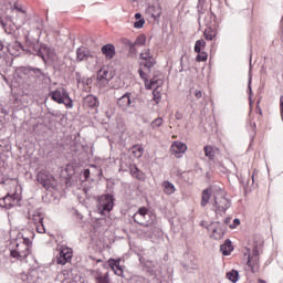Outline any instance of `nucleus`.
Masks as SVG:
<instances>
[{"label": "nucleus", "mask_w": 283, "mask_h": 283, "mask_svg": "<svg viewBox=\"0 0 283 283\" xmlns=\"http://www.w3.org/2000/svg\"><path fill=\"white\" fill-rule=\"evenodd\" d=\"M0 25H2L6 34H14V21L12 17L6 15L4 18H0Z\"/></svg>", "instance_id": "nucleus-13"}, {"label": "nucleus", "mask_w": 283, "mask_h": 283, "mask_svg": "<svg viewBox=\"0 0 283 283\" xmlns=\"http://www.w3.org/2000/svg\"><path fill=\"white\" fill-rule=\"evenodd\" d=\"M122 43L123 45L128 48L130 52H136V44H134V42H132L129 39H126V38L122 39Z\"/></svg>", "instance_id": "nucleus-34"}, {"label": "nucleus", "mask_w": 283, "mask_h": 283, "mask_svg": "<svg viewBox=\"0 0 283 283\" xmlns=\"http://www.w3.org/2000/svg\"><path fill=\"white\" fill-rule=\"evenodd\" d=\"M108 265L112 269V271H116L118 266H120V261H116L114 259L108 260Z\"/></svg>", "instance_id": "nucleus-38"}, {"label": "nucleus", "mask_w": 283, "mask_h": 283, "mask_svg": "<svg viewBox=\"0 0 283 283\" xmlns=\"http://www.w3.org/2000/svg\"><path fill=\"white\" fill-rule=\"evenodd\" d=\"M138 74H139L140 78H143V81L147 87V84L149 83V75L147 74V72L143 71V69H139Z\"/></svg>", "instance_id": "nucleus-37"}, {"label": "nucleus", "mask_w": 283, "mask_h": 283, "mask_svg": "<svg viewBox=\"0 0 283 283\" xmlns=\"http://www.w3.org/2000/svg\"><path fill=\"white\" fill-rule=\"evenodd\" d=\"M196 98H202V91H195Z\"/></svg>", "instance_id": "nucleus-47"}, {"label": "nucleus", "mask_w": 283, "mask_h": 283, "mask_svg": "<svg viewBox=\"0 0 283 283\" xmlns=\"http://www.w3.org/2000/svg\"><path fill=\"white\" fill-rule=\"evenodd\" d=\"M145 25V19H139L134 23V28H137L138 30H140V28H143Z\"/></svg>", "instance_id": "nucleus-41"}, {"label": "nucleus", "mask_w": 283, "mask_h": 283, "mask_svg": "<svg viewBox=\"0 0 283 283\" xmlns=\"http://www.w3.org/2000/svg\"><path fill=\"white\" fill-rule=\"evenodd\" d=\"M22 244H27V247H29L30 253L32 252V241H30V239H22Z\"/></svg>", "instance_id": "nucleus-43"}, {"label": "nucleus", "mask_w": 283, "mask_h": 283, "mask_svg": "<svg viewBox=\"0 0 283 283\" xmlns=\"http://www.w3.org/2000/svg\"><path fill=\"white\" fill-rule=\"evenodd\" d=\"M99 176H103V170L99 169Z\"/></svg>", "instance_id": "nucleus-54"}, {"label": "nucleus", "mask_w": 283, "mask_h": 283, "mask_svg": "<svg viewBox=\"0 0 283 283\" xmlns=\"http://www.w3.org/2000/svg\"><path fill=\"white\" fill-rule=\"evenodd\" d=\"M210 229L212 232L211 238H213V240H222L227 231V226L224 223L214 222L211 224Z\"/></svg>", "instance_id": "nucleus-10"}, {"label": "nucleus", "mask_w": 283, "mask_h": 283, "mask_svg": "<svg viewBox=\"0 0 283 283\" xmlns=\"http://www.w3.org/2000/svg\"><path fill=\"white\" fill-rule=\"evenodd\" d=\"M76 81H77L78 87L82 86V90L84 92H87V86L92 85V78H90V77H81V75H77Z\"/></svg>", "instance_id": "nucleus-24"}, {"label": "nucleus", "mask_w": 283, "mask_h": 283, "mask_svg": "<svg viewBox=\"0 0 283 283\" xmlns=\"http://www.w3.org/2000/svg\"><path fill=\"white\" fill-rule=\"evenodd\" d=\"M149 12L153 19H160V14H163V8L160 6L149 7Z\"/></svg>", "instance_id": "nucleus-26"}, {"label": "nucleus", "mask_w": 283, "mask_h": 283, "mask_svg": "<svg viewBox=\"0 0 283 283\" xmlns=\"http://www.w3.org/2000/svg\"><path fill=\"white\" fill-rule=\"evenodd\" d=\"M220 251L222 255H231V251H233V244L230 239H227L223 244L220 245Z\"/></svg>", "instance_id": "nucleus-25"}, {"label": "nucleus", "mask_w": 283, "mask_h": 283, "mask_svg": "<svg viewBox=\"0 0 283 283\" xmlns=\"http://www.w3.org/2000/svg\"><path fill=\"white\" fill-rule=\"evenodd\" d=\"M213 207H216V213H224L227 209L231 207V200L227 198V192L221 188L213 190Z\"/></svg>", "instance_id": "nucleus-2"}, {"label": "nucleus", "mask_w": 283, "mask_h": 283, "mask_svg": "<svg viewBox=\"0 0 283 283\" xmlns=\"http://www.w3.org/2000/svg\"><path fill=\"white\" fill-rule=\"evenodd\" d=\"M34 227L38 233H45V226L43 224V221L41 223H36Z\"/></svg>", "instance_id": "nucleus-39"}, {"label": "nucleus", "mask_w": 283, "mask_h": 283, "mask_svg": "<svg viewBox=\"0 0 283 283\" xmlns=\"http://www.w3.org/2000/svg\"><path fill=\"white\" fill-rule=\"evenodd\" d=\"M22 282L32 283V276L28 274H21Z\"/></svg>", "instance_id": "nucleus-44"}, {"label": "nucleus", "mask_w": 283, "mask_h": 283, "mask_svg": "<svg viewBox=\"0 0 283 283\" xmlns=\"http://www.w3.org/2000/svg\"><path fill=\"white\" fill-rule=\"evenodd\" d=\"M3 50V42L0 41V51Z\"/></svg>", "instance_id": "nucleus-52"}, {"label": "nucleus", "mask_w": 283, "mask_h": 283, "mask_svg": "<svg viewBox=\"0 0 283 283\" xmlns=\"http://www.w3.org/2000/svg\"><path fill=\"white\" fill-rule=\"evenodd\" d=\"M135 19H136V21H138V20L145 19V18H143V14L136 13V14H135Z\"/></svg>", "instance_id": "nucleus-49"}, {"label": "nucleus", "mask_w": 283, "mask_h": 283, "mask_svg": "<svg viewBox=\"0 0 283 283\" xmlns=\"http://www.w3.org/2000/svg\"><path fill=\"white\" fill-rule=\"evenodd\" d=\"M19 200L20 199L18 193H8L7 196L0 198V207H2V209H12V207H14Z\"/></svg>", "instance_id": "nucleus-9"}, {"label": "nucleus", "mask_w": 283, "mask_h": 283, "mask_svg": "<svg viewBox=\"0 0 283 283\" xmlns=\"http://www.w3.org/2000/svg\"><path fill=\"white\" fill-rule=\"evenodd\" d=\"M250 67H251V57H250Z\"/></svg>", "instance_id": "nucleus-56"}, {"label": "nucleus", "mask_w": 283, "mask_h": 283, "mask_svg": "<svg viewBox=\"0 0 283 283\" xmlns=\"http://www.w3.org/2000/svg\"><path fill=\"white\" fill-rule=\"evenodd\" d=\"M249 91L251 92V85H249Z\"/></svg>", "instance_id": "nucleus-55"}, {"label": "nucleus", "mask_w": 283, "mask_h": 283, "mask_svg": "<svg viewBox=\"0 0 283 283\" xmlns=\"http://www.w3.org/2000/svg\"><path fill=\"white\" fill-rule=\"evenodd\" d=\"M8 249L10 258L19 260L20 262H25V260H28V255H30L29 247L23 243V235L21 234H19L13 241H10Z\"/></svg>", "instance_id": "nucleus-1"}, {"label": "nucleus", "mask_w": 283, "mask_h": 283, "mask_svg": "<svg viewBox=\"0 0 283 283\" xmlns=\"http://www.w3.org/2000/svg\"><path fill=\"white\" fill-rule=\"evenodd\" d=\"M164 83L163 78L155 76L148 82L146 90H158V87H163Z\"/></svg>", "instance_id": "nucleus-22"}, {"label": "nucleus", "mask_w": 283, "mask_h": 283, "mask_svg": "<svg viewBox=\"0 0 283 283\" xmlns=\"http://www.w3.org/2000/svg\"><path fill=\"white\" fill-rule=\"evenodd\" d=\"M171 153L174 156H176V158H181L182 154H185V151H187V144H184L181 142H175L171 145Z\"/></svg>", "instance_id": "nucleus-14"}, {"label": "nucleus", "mask_w": 283, "mask_h": 283, "mask_svg": "<svg viewBox=\"0 0 283 283\" xmlns=\"http://www.w3.org/2000/svg\"><path fill=\"white\" fill-rule=\"evenodd\" d=\"M233 222H234V224H235L237 227H239V224H240V219H234Z\"/></svg>", "instance_id": "nucleus-50"}, {"label": "nucleus", "mask_w": 283, "mask_h": 283, "mask_svg": "<svg viewBox=\"0 0 283 283\" xmlns=\"http://www.w3.org/2000/svg\"><path fill=\"white\" fill-rule=\"evenodd\" d=\"M203 36L206 41H213V39L216 38V31H213V29L211 28H208L205 30Z\"/></svg>", "instance_id": "nucleus-29"}, {"label": "nucleus", "mask_w": 283, "mask_h": 283, "mask_svg": "<svg viewBox=\"0 0 283 283\" xmlns=\"http://www.w3.org/2000/svg\"><path fill=\"white\" fill-rule=\"evenodd\" d=\"M83 176H84L85 180H87V178H90V169H84Z\"/></svg>", "instance_id": "nucleus-48"}, {"label": "nucleus", "mask_w": 283, "mask_h": 283, "mask_svg": "<svg viewBox=\"0 0 283 283\" xmlns=\"http://www.w3.org/2000/svg\"><path fill=\"white\" fill-rule=\"evenodd\" d=\"M102 54H104L108 61H112V57L116 55V46H114V44L102 46Z\"/></svg>", "instance_id": "nucleus-18"}, {"label": "nucleus", "mask_w": 283, "mask_h": 283, "mask_svg": "<svg viewBox=\"0 0 283 283\" xmlns=\"http://www.w3.org/2000/svg\"><path fill=\"white\" fill-rule=\"evenodd\" d=\"M30 72H33V74H34L38 78H41V76H43V71H41V69H30Z\"/></svg>", "instance_id": "nucleus-40"}, {"label": "nucleus", "mask_w": 283, "mask_h": 283, "mask_svg": "<svg viewBox=\"0 0 283 283\" xmlns=\"http://www.w3.org/2000/svg\"><path fill=\"white\" fill-rule=\"evenodd\" d=\"M244 255H248L247 264L250 269H253V266H258L260 262V250L258 245L253 248L252 253L250 249H247V252L244 253Z\"/></svg>", "instance_id": "nucleus-8"}, {"label": "nucleus", "mask_w": 283, "mask_h": 283, "mask_svg": "<svg viewBox=\"0 0 283 283\" xmlns=\"http://www.w3.org/2000/svg\"><path fill=\"white\" fill-rule=\"evenodd\" d=\"M164 191L167 193V196H171L172 193H176V186L169 181H164Z\"/></svg>", "instance_id": "nucleus-27"}, {"label": "nucleus", "mask_w": 283, "mask_h": 283, "mask_svg": "<svg viewBox=\"0 0 283 283\" xmlns=\"http://www.w3.org/2000/svg\"><path fill=\"white\" fill-rule=\"evenodd\" d=\"M143 151H145V149H143V147H138L133 151V154H137L136 157L140 158L143 156Z\"/></svg>", "instance_id": "nucleus-45"}, {"label": "nucleus", "mask_w": 283, "mask_h": 283, "mask_svg": "<svg viewBox=\"0 0 283 283\" xmlns=\"http://www.w3.org/2000/svg\"><path fill=\"white\" fill-rule=\"evenodd\" d=\"M218 188H208L202 191V197H201V207H207L209 205V200L211 198V193L213 196V191H217Z\"/></svg>", "instance_id": "nucleus-21"}, {"label": "nucleus", "mask_w": 283, "mask_h": 283, "mask_svg": "<svg viewBox=\"0 0 283 283\" xmlns=\"http://www.w3.org/2000/svg\"><path fill=\"white\" fill-rule=\"evenodd\" d=\"M115 275H118L120 277V275H123V268H120V265H118L117 268H115V270H113Z\"/></svg>", "instance_id": "nucleus-46"}, {"label": "nucleus", "mask_w": 283, "mask_h": 283, "mask_svg": "<svg viewBox=\"0 0 283 283\" xmlns=\"http://www.w3.org/2000/svg\"><path fill=\"white\" fill-rule=\"evenodd\" d=\"M95 283H111L109 272L103 273L99 270L93 272Z\"/></svg>", "instance_id": "nucleus-16"}, {"label": "nucleus", "mask_w": 283, "mask_h": 283, "mask_svg": "<svg viewBox=\"0 0 283 283\" xmlns=\"http://www.w3.org/2000/svg\"><path fill=\"white\" fill-rule=\"evenodd\" d=\"M254 179V176L252 175V180Z\"/></svg>", "instance_id": "nucleus-57"}, {"label": "nucleus", "mask_w": 283, "mask_h": 283, "mask_svg": "<svg viewBox=\"0 0 283 283\" xmlns=\"http://www.w3.org/2000/svg\"><path fill=\"white\" fill-rule=\"evenodd\" d=\"M258 283H266V281L262 280V279H259L258 280Z\"/></svg>", "instance_id": "nucleus-51"}, {"label": "nucleus", "mask_w": 283, "mask_h": 283, "mask_svg": "<svg viewBox=\"0 0 283 283\" xmlns=\"http://www.w3.org/2000/svg\"><path fill=\"white\" fill-rule=\"evenodd\" d=\"M130 174H132V176H134L135 178H137V180H143V171H140V170L138 169V167L132 166V167H130Z\"/></svg>", "instance_id": "nucleus-33"}, {"label": "nucleus", "mask_w": 283, "mask_h": 283, "mask_svg": "<svg viewBox=\"0 0 283 283\" xmlns=\"http://www.w3.org/2000/svg\"><path fill=\"white\" fill-rule=\"evenodd\" d=\"M153 95H154V101H156V103H158V101H160V93L158 92V88H153Z\"/></svg>", "instance_id": "nucleus-42"}, {"label": "nucleus", "mask_w": 283, "mask_h": 283, "mask_svg": "<svg viewBox=\"0 0 283 283\" xmlns=\"http://www.w3.org/2000/svg\"><path fill=\"white\" fill-rule=\"evenodd\" d=\"M197 57H196V61H198V63H203L205 61H207L208 59V54L207 52H202V51H199L197 52Z\"/></svg>", "instance_id": "nucleus-36"}, {"label": "nucleus", "mask_w": 283, "mask_h": 283, "mask_svg": "<svg viewBox=\"0 0 283 283\" xmlns=\"http://www.w3.org/2000/svg\"><path fill=\"white\" fill-rule=\"evenodd\" d=\"M97 209L102 216L109 213L114 209V197L111 195H104L98 198Z\"/></svg>", "instance_id": "nucleus-5"}, {"label": "nucleus", "mask_w": 283, "mask_h": 283, "mask_svg": "<svg viewBox=\"0 0 283 283\" xmlns=\"http://www.w3.org/2000/svg\"><path fill=\"white\" fill-rule=\"evenodd\" d=\"M139 59L142 61V65L146 69V72H151V67L156 65V59H154V53L149 49H144L140 52Z\"/></svg>", "instance_id": "nucleus-6"}, {"label": "nucleus", "mask_w": 283, "mask_h": 283, "mask_svg": "<svg viewBox=\"0 0 283 283\" xmlns=\"http://www.w3.org/2000/svg\"><path fill=\"white\" fill-rule=\"evenodd\" d=\"M36 178L38 182H40V185H42L44 189H50L52 182H54V177H52V175H50V172L45 170H41L40 172H38Z\"/></svg>", "instance_id": "nucleus-11"}, {"label": "nucleus", "mask_w": 283, "mask_h": 283, "mask_svg": "<svg viewBox=\"0 0 283 283\" xmlns=\"http://www.w3.org/2000/svg\"><path fill=\"white\" fill-rule=\"evenodd\" d=\"M147 216L149 218V210L145 207H142L138 209V211L134 214V222L137 224H140L142 227H146L150 229V231H154V220L145 221L147 219Z\"/></svg>", "instance_id": "nucleus-4"}, {"label": "nucleus", "mask_w": 283, "mask_h": 283, "mask_svg": "<svg viewBox=\"0 0 283 283\" xmlns=\"http://www.w3.org/2000/svg\"><path fill=\"white\" fill-rule=\"evenodd\" d=\"M29 220L33 222V224H41L43 222V213L41 210H34L32 213L29 212Z\"/></svg>", "instance_id": "nucleus-23"}, {"label": "nucleus", "mask_w": 283, "mask_h": 283, "mask_svg": "<svg viewBox=\"0 0 283 283\" xmlns=\"http://www.w3.org/2000/svg\"><path fill=\"white\" fill-rule=\"evenodd\" d=\"M49 96L52 98V101L59 103V105H65V107L69 109L74 107V102H72V97H70V93H67V90L65 88H57L52 91Z\"/></svg>", "instance_id": "nucleus-3"}, {"label": "nucleus", "mask_w": 283, "mask_h": 283, "mask_svg": "<svg viewBox=\"0 0 283 283\" xmlns=\"http://www.w3.org/2000/svg\"><path fill=\"white\" fill-rule=\"evenodd\" d=\"M203 151L209 160H213V158H216V148H213L212 146H205Z\"/></svg>", "instance_id": "nucleus-28"}, {"label": "nucleus", "mask_w": 283, "mask_h": 283, "mask_svg": "<svg viewBox=\"0 0 283 283\" xmlns=\"http://www.w3.org/2000/svg\"><path fill=\"white\" fill-rule=\"evenodd\" d=\"M145 43H147V36L145 34H140L135 40L134 45H137L138 48H143Z\"/></svg>", "instance_id": "nucleus-32"}, {"label": "nucleus", "mask_w": 283, "mask_h": 283, "mask_svg": "<svg viewBox=\"0 0 283 283\" xmlns=\"http://www.w3.org/2000/svg\"><path fill=\"white\" fill-rule=\"evenodd\" d=\"M164 123L163 117H157L156 119H154L150 124L151 129H158V127H160Z\"/></svg>", "instance_id": "nucleus-35"}, {"label": "nucleus", "mask_w": 283, "mask_h": 283, "mask_svg": "<svg viewBox=\"0 0 283 283\" xmlns=\"http://www.w3.org/2000/svg\"><path fill=\"white\" fill-rule=\"evenodd\" d=\"M97 81L102 83L103 85H106V83H109L112 81V73L107 71V69H102L97 73Z\"/></svg>", "instance_id": "nucleus-17"}, {"label": "nucleus", "mask_w": 283, "mask_h": 283, "mask_svg": "<svg viewBox=\"0 0 283 283\" xmlns=\"http://www.w3.org/2000/svg\"><path fill=\"white\" fill-rule=\"evenodd\" d=\"M84 191H85V193H87V191H90V189H87V188H84Z\"/></svg>", "instance_id": "nucleus-53"}, {"label": "nucleus", "mask_w": 283, "mask_h": 283, "mask_svg": "<svg viewBox=\"0 0 283 283\" xmlns=\"http://www.w3.org/2000/svg\"><path fill=\"white\" fill-rule=\"evenodd\" d=\"M33 54L40 56L44 62L48 61V59H54V51L52 49L48 46L41 48L39 44L33 46Z\"/></svg>", "instance_id": "nucleus-7"}, {"label": "nucleus", "mask_w": 283, "mask_h": 283, "mask_svg": "<svg viewBox=\"0 0 283 283\" xmlns=\"http://www.w3.org/2000/svg\"><path fill=\"white\" fill-rule=\"evenodd\" d=\"M207 46V42L203 39L197 40L195 43V52H202Z\"/></svg>", "instance_id": "nucleus-31"}, {"label": "nucleus", "mask_w": 283, "mask_h": 283, "mask_svg": "<svg viewBox=\"0 0 283 283\" xmlns=\"http://www.w3.org/2000/svg\"><path fill=\"white\" fill-rule=\"evenodd\" d=\"M84 107H88L91 109H96L98 108V98H96V96L94 95H87L86 97H84Z\"/></svg>", "instance_id": "nucleus-19"}, {"label": "nucleus", "mask_w": 283, "mask_h": 283, "mask_svg": "<svg viewBox=\"0 0 283 283\" xmlns=\"http://www.w3.org/2000/svg\"><path fill=\"white\" fill-rule=\"evenodd\" d=\"M94 55L90 52V50L85 48H78L76 50V59L77 61H87L88 59H93Z\"/></svg>", "instance_id": "nucleus-20"}, {"label": "nucleus", "mask_w": 283, "mask_h": 283, "mask_svg": "<svg viewBox=\"0 0 283 283\" xmlns=\"http://www.w3.org/2000/svg\"><path fill=\"white\" fill-rule=\"evenodd\" d=\"M72 260V249L67 247H62L60 249L59 255L56 256V262L59 264L65 265Z\"/></svg>", "instance_id": "nucleus-12"}, {"label": "nucleus", "mask_w": 283, "mask_h": 283, "mask_svg": "<svg viewBox=\"0 0 283 283\" xmlns=\"http://www.w3.org/2000/svg\"><path fill=\"white\" fill-rule=\"evenodd\" d=\"M129 96H132V94L126 93L117 99V105L120 107V109H123V112H125L132 105V97Z\"/></svg>", "instance_id": "nucleus-15"}, {"label": "nucleus", "mask_w": 283, "mask_h": 283, "mask_svg": "<svg viewBox=\"0 0 283 283\" xmlns=\"http://www.w3.org/2000/svg\"><path fill=\"white\" fill-rule=\"evenodd\" d=\"M227 277L228 280H230V282H238L239 277H240V273L237 270H232L230 272L227 273Z\"/></svg>", "instance_id": "nucleus-30"}]
</instances>
